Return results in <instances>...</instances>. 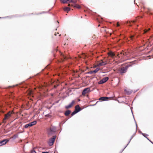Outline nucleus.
Returning <instances> with one entry per match:
<instances>
[{"label":"nucleus","instance_id":"nucleus-7","mask_svg":"<svg viewBox=\"0 0 153 153\" xmlns=\"http://www.w3.org/2000/svg\"><path fill=\"white\" fill-rule=\"evenodd\" d=\"M90 92V89L89 88H85L82 91V94L83 96H85V94Z\"/></svg>","mask_w":153,"mask_h":153},{"label":"nucleus","instance_id":"nucleus-10","mask_svg":"<svg viewBox=\"0 0 153 153\" xmlns=\"http://www.w3.org/2000/svg\"><path fill=\"white\" fill-rule=\"evenodd\" d=\"M108 55L109 56L112 58H114L115 56V54L112 51H110L108 52L107 53Z\"/></svg>","mask_w":153,"mask_h":153},{"label":"nucleus","instance_id":"nucleus-13","mask_svg":"<svg viewBox=\"0 0 153 153\" xmlns=\"http://www.w3.org/2000/svg\"><path fill=\"white\" fill-rule=\"evenodd\" d=\"M109 98V97H100L99 100L101 101H104L108 100Z\"/></svg>","mask_w":153,"mask_h":153},{"label":"nucleus","instance_id":"nucleus-28","mask_svg":"<svg viewBox=\"0 0 153 153\" xmlns=\"http://www.w3.org/2000/svg\"><path fill=\"white\" fill-rule=\"evenodd\" d=\"M127 25H128L129 26H131L132 25L131 24V23L130 22H128L127 23Z\"/></svg>","mask_w":153,"mask_h":153},{"label":"nucleus","instance_id":"nucleus-9","mask_svg":"<svg viewBox=\"0 0 153 153\" xmlns=\"http://www.w3.org/2000/svg\"><path fill=\"white\" fill-rule=\"evenodd\" d=\"M11 117V113L9 112L4 116V118L3 119L4 120H6L9 119Z\"/></svg>","mask_w":153,"mask_h":153},{"label":"nucleus","instance_id":"nucleus-43","mask_svg":"<svg viewBox=\"0 0 153 153\" xmlns=\"http://www.w3.org/2000/svg\"><path fill=\"white\" fill-rule=\"evenodd\" d=\"M117 56H118L119 57H120V56H119V55H117Z\"/></svg>","mask_w":153,"mask_h":153},{"label":"nucleus","instance_id":"nucleus-35","mask_svg":"<svg viewBox=\"0 0 153 153\" xmlns=\"http://www.w3.org/2000/svg\"><path fill=\"white\" fill-rule=\"evenodd\" d=\"M146 138L148 140H149L150 141H151L149 139V138H148L147 137H146Z\"/></svg>","mask_w":153,"mask_h":153},{"label":"nucleus","instance_id":"nucleus-21","mask_svg":"<svg viewBox=\"0 0 153 153\" xmlns=\"http://www.w3.org/2000/svg\"><path fill=\"white\" fill-rule=\"evenodd\" d=\"M36 121H34L30 123L31 126H32L33 125H35L36 123Z\"/></svg>","mask_w":153,"mask_h":153},{"label":"nucleus","instance_id":"nucleus-36","mask_svg":"<svg viewBox=\"0 0 153 153\" xmlns=\"http://www.w3.org/2000/svg\"><path fill=\"white\" fill-rule=\"evenodd\" d=\"M146 138L148 140H149L150 141H151L149 139V138H148L147 137H146Z\"/></svg>","mask_w":153,"mask_h":153},{"label":"nucleus","instance_id":"nucleus-45","mask_svg":"<svg viewBox=\"0 0 153 153\" xmlns=\"http://www.w3.org/2000/svg\"><path fill=\"white\" fill-rule=\"evenodd\" d=\"M95 105V104L93 105Z\"/></svg>","mask_w":153,"mask_h":153},{"label":"nucleus","instance_id":"nucleus-25","mask_svg":"<svg viewBox=\"0 0 153 153\" xmlns=\"http://www.w3.org/2000/svg\"><path fill=\"white\" fill-rule=\"evenodd\" d=\"M76 113H77V112L75 110L74 111H73V112L72 113L71 115L72 116H73L75 114H76Z\"/></svg>","mask_w":153,"mask_h":153},{"label":"nucleus","instance_id":"nucleus-23","mask_svg":"<svg viewBox=\"0 0 153 153\" xmlns=\"http://www.w3.org/2000/svg\"><path fill=\"white\" fill-rule=\"evenodd\" d=\"M133 135H132V136L131 137V138H130V139L128 142V144H127V145L125 147V148L122 150V151L120 152V153H121L123 151V150L126 147V146L128 145V144L130 142L131 140L132 139V138L133 137Z\"/></svg>","mask_w":153,"mask_h":153},{"label":"nucleus","instance_id":"nucleus-3","mask_svg":"<svg viewBox=\"0 0 153 153\" xmlns=\"http://www.w3.org/2000/svg\"><path fill=\"white\" fill-rule=\"evenodd\" d=\"M71 2L74 4H72L71 5L72 6L78 9L80 8L81 7L80 6L76 4L77 2L76 0H71Z\"/></svg>","mask_w":153,"mask_h":153},{"label":"nucleus","instance_id":"nucleus-39","mask_svg":"<svg viewBox=\"0 0 153 153\" xmlns=\"http://www.w3.org/2000/svg\"><path fill=\"white\" fill-rule=\"evenodd\" d=\"M150 142H151V143H152L153 144V143L151 141Z\"/></svg>","mask_w":153,"mask_h":153},{"label":"nucleus","instance_id":"nucleus-37","mask_svg":"<svg viewBox=\"0 0 153 153\" xmlns=\"http://www.w3.org/2000/svg\"><path fill=\"white\" fill-rule=\"evenodd\" d=\"M146 138L148 140H149L150 141H151L149 139V138H148L147 137H146Z\"/></svg>","mask_w":153,"mask_h":153},{"label":"nucleus","instance_id":"nucleus-27","mask_svg":"<svg viewBox=\"0 0 153 153\" xmlns=\"http://www.w3.org/2000/svg\"><path fill=\"white\" fill-rule=\"evenodd\" d=\"M94 73L93 71H91L88 72V74H92Z\"/></svg>","mask_w":153,"mask_h":153},{"label":"nucleus","instance_id":"nucleus-22","mask_svg":"<svg viewBox=\"0 0 153 153\" xmlns=\"http://www.w3.org/2000/svg\"><path fill=\"white\" fill-rule=\"evenodd\" d=\"M24 127L25 128H27L29 127H31V125L30 124V123H29L27 124H26L25 126H24Z\"/></svg>","mask_w":153,"mask_h":153},{"label":"nucleus","instance_id":"nucleus-15","mask_svg":"<svg viewBox=\"0 0 153 153\" xmlns=\"http://www.w3.org/2000/svg\"><path fill=\"white\" fill-rule=\"evenodd\" d=\"M61 56H62L61 60H62V61H64V60H66L67 59V57L65 55H64L63 54L61 53Z\"/></svg>","mask_w":153,"mask_h":153},{"label":"nucleus","instance_id":"nucleus-1","mask_svg":"<svg viewBox=\"0 0 153 153\" xmlns=\"http://www.w3.org/2000/svg\"><path fill=\"white\" fill-rule=\"evenodd\" d=\"M133 62H131L130 63L126 65L125 67H122L119 69V71L120 74L122 75L124 73H126L127 70L128 68L131 66L132 64H131Z\"/></svg>","mask_w":153,"mask_h":153},{"label":"nucleus","instance_id":"nucleus-26","mask_svg":"<svg viewBox=\"0 0 153 153\" xmlns=\"http://www.w3.org/2000/svg\"><path fill=\"white\" fill-rule=\"evenodd\" d=\"M140 132L141 134L144 137H146L145 136V135H147V134H144V133H142L141 131H140Z\"/></svg>","mask_w":153,"mask_h":153},{"label":"nucleus","instance_id":"nucleus-32","mask_svg":"<svg viewBox=\"0 0 153 153\" xmlns=\"http://www.w3.org/2000/svg\"><path fill=\"white\" fill-rule=\"evenodd\" d=\"M136 22L135 20H133L132 22V23H134Z\"/></svg>","mask_w":153,"mask_h":153},{"label":"nucleus","instance_id":"nucleus-24","mask_svg":"<svg viewBox=\"0 0 153 153\" xmlns=\"http://www.w3.org/2000/svg\"><path fill=\"white\" fill-rule=\"evenodd\" d=\"M100 70V68H96L95 70L93 71V72H94V74L96 73Z\"/></svg>","mask_w":153,"mask_h":153},{"label":"nucleus","instance_id":"nucleus-20","mask_svg":"<svg viewBox=\"0 0 153 153\" xmlns=\"http://www.w3.org/2000/svg\"><path fill=\"white\" fill-rule=\"evenodd\" d=\"M125 91L128 95L130 94L132 92V91H128L127 90L125 89Z\"/></svg>","mask_w":153,"mask_h":153},{"label":"nucleus","instance_id":"nucleus-16","mask_svg":"<svg viewBox=\"0 0 153 153\" xmlns=\"http://www.w3.org/2000/svg\"><path fill=\"white\" fill-rule=\"evenodd\" d=\"M71 113V111L70 110H68L65 111V115L66 116H68Z\"/></svg>","mask_w":153,"mask_h":153},{"label":"nucleus","instance_id":"nucleus-17","mask_svg":"<svg viewBox=\"0 0 153 153\" xmlns=\"http://www.w3.org/2000/svg\"><path fill=\"white\" fill-rule=\"evenodd\" d=\"M150 28H148L147 29H145L143 30V33H147L150 30Z\"/></svg>","mask_w":153,"mask_h":153},{"label":"nucleus","instance_id":"nucleus-33","mask_svg":"<svg viewBox=\"0 0 153 153\" xmlns=\"http://www.w3.org/2000/svg\"><path fill=\"white\" fill-rule=\"evenodd\" d=\"M136 129H137V124L136 123Z\"/></svg>","mask_w":153,"mask_h":153},{"label":"nucleus","instance_id":"nucleus-38","mask_svg":"<svg viewBox=\"0 0 153 153\" xmlns=\"http://www.w3.org/2000/svg\"><path fill=\"white\" fill-rule=\"evenodd\" d=\"M59 101H56V103H58V102H59Z\"/></svg>","mask_w":153,"mask_h":153},{"label":"nucleus","instance_id":"nucleus-44","mask_svg":"<svg viewBox=\"0 0 153 153\" xmlns=\"http://www.w3.org/2000/svg\"><path fill=\"white\" fill-rule=\"evenodd\" d=\"M48 67H46V68H48Z\"/></svg>","mask_w":153,"mask_h":153},{"label":"nucleus","instance_id":"nucleus-19","mask_svg":"<svg viewBox=\"0 0 153 153\" xmlns=\"http://www.w3.org/2000/svg\"><path fill=\"white\" fill-rule=\"evenodd\" d=\"M64 10L65 11L68 12L70 10V8L68 7H65L64 8Z\"/></svg>","mask_w":153,"mask_h":153},{"label":"nucleus","instance_id":"nucleus-42","mask_svg":"<svg viewBox=\"0 0 153 153\" xmlns=\"http://www.w3.org/2000/svg\"><path fill=\"white\" fill-rule=\"evenodd\" d=\"M150 142H151V143H152L153 144V143L151 141Z\"/></svg>","mask_w":153,"mask_h":153},{"label":"nucleus","instance_id":"nucleus-12","mask_svg":"<svg viewBox=\"0 0 153 153\" xmlns=\"http://www.w3.org/2000/svg\"><path fill=\"white\" fill-rule=\"evenodd\" d=\"M61 2L63 4L65 3H68V6H70L71 5L69 4V3L71 2V0H60Z\"/></svg>","mask_w":153,"mask_h":153},{"label":"nucleus","instance_id":"nucleus-18","mask_svg":"<svg viewBox=\"0 0 153 153\" xmlns=\"http://www.w3.org/2000/svg\"><path fill=\"white\" fill-rule=\"evenodd\" d=\"M120 54L122 56H125L127 55L126 53L123 51L121 52Z\"/></svg>","mask_w":153,"mask_h":153},{"label":"nucleus","instance_id":"nucleus-6","mask_svg":"<svg viewBox=\"0 0 153 153\" xmlns=\"http://www.w3.org/2000/svg\"><path fill=\"white\" fill-rule=\"evenodd\" d=\"M109 78L108 77H105L103 78L98 83L99 84H102L105 82Z\"/></svg>","mask_w":153,"mask_h":153},{"label":"nucleus","instance_id":"nucleus-30","mask_svg":"<svg viewBox=\"0 0 153 153\" xmlns=\"http://www.w3.org/2000/svg\"><path fill=\"white\" fill-rule=\"evenodd\" d=\"M31 153H36L35 151V150H32L31 151Z\"/></svg>","mask_w":153,"mask_h":153},{"label":"nucleus","instance_id":"nucleus-5","mask_svg":"<svg viewBox=\"0 0 153 153\" xmlns=\"http://www.w3.org/2000/svg\"><path fill=\"white\" fill-rule=\"evenodd\" d=\"M56 137V136H54L52 138H51L49 140L48 144L50 146H51L53 144Z\"/></svg>","mask_w":153,"mask_h":153},{"label":"nucleus","instance_id":"nucleus-31","mask_svg":"<svg viewBox=\"0 0 153 153\" xmlns=\"http://www.w3.org/2000/svg\"><path fill=\"white\" fill-rule=\"evenodd\" d=\"M42 153H49V152H42Z\"/></svg>","mask_w":153,"mask_h":153},{"label":"nucleus","instance_id":"nucleus-40","mask_svg":"<svg viewBox=\"0 0 153 153\" xmlns=\"http://www.w3.org/2000/svg\"><path fill=\"white\" fill-rule=\"evenodd\" d=\"M150 142H151V143H152L153 144V143L151 141Z\"/></svg>","mask_w":153,"mask_h":153},{"label":"nucleus","instance_id":"nucleus-41","mask_svg":"<svg viewBox=\"0 0 153 153\" xmlns=\"http://www.w3.org/2000/svg\"><path fill=\"white\" fill-rule=\"evenodd\" d=\"M150 142H151V143H152L153 144V143L151 141Z\"/></svg>","mask_w":153,"mask_h":153},{"label":"nucleus","instance_id":"nucleus-29","mask_svg":"<svg viewBox=\"0 0 153 153\" xmlns=\"http://www.w3.org/2000/svg\"><path fill=\"white\" fill-rule=\"evenodd\" d=\"M116 25L117 27H119L120 26V25L119 24L118 22H117V23H116Z\"/></svg>","mask_w":153,"mask_h":153},{"label":"nucleus","instance_id":"nucleus-4","mask_svg":"<svg viewBox=\"0 0 153 153\" xmlns=\"http://www.w3.org/2000/svg\"><path fill=\"white\" fill-rule=\"evenodd\" d=\"M100 62L97 64V66L100 67L102 66H104L106 65L107 63V60L104 61L102 59H101Z\"/></svg>","mask_w":153,"mask_h":153},{"label":"nucleus","instance_id":"nucleus-11","mask_svg":"<svg viewBox=\"0 0 153 153\" xmlns=\"http://www.w3.org/2000/svg\"><path fill=\"white\" fill-rule=\"evenodd\" d=\"M75 103V101L74 100H73L71 103H70L69 105L66 106H65V108L66 109H68L70 108H71L74 105V103Z\"/></svg>","mask_w":153,"mask_h":153},{"label":"nucleus","instance_id":"nucleus-2","mask_svg":"<svg viewBox=\"0 0 153 153\" xmlns=\"http://www.w3.org/2000/svg\"><path fill=\"white\" fill-rule=\"evenodd\" d=\"M56 130V128L54 126H51L48 130V132L49 134L52 135L54 134Z\"/></svg>","mask_w":153,"mask_h":153},{"label":"nucleus","instance_id":"nucleus-8","mask_svg":"<svg viewBox=\"0 0 153 153\" xmlns=\"http://www.w3.org/2000/svg\"><path fill=\"white\" fill-rule=\"evenodd\" d=\"M9 140L7 139H5L0 142V146L6 144L8 141Z\"/></svg>","mask_w":153,"mask_h":153},{"label":"nucleus","instance_id":"nucleus-34","mask_svg":"<svg viewBox=\"0 0 153 153\" xmlns=\"http://www.w3.org/2000/svg\"><path fill=\"white\" fill-rule=\"evenodd\" d=\"M58 86V85H57V86H56V85H55L54 86V88H56L57 87V86Z\"/></svg>","mask_w":153,"mask_h":153},{"label":"nucleus","instance_id":"nucleus-14","mask_svg":"<svg viewBox=\"0 0 153 153\" xmlns=\"http://www.w3.org/2000/svg\"><path fill=\"white\" fill-rule=\"evenodd\" d=\"M82 109L79 105H77L75 107V110L76 111L77 113L79 112Z\"/></svg>","mask_w":153,"mask_h":153}]
</instances>
